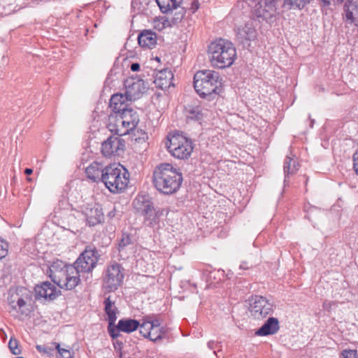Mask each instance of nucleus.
I'll list each match as a JSON object with an SVG mask.
<instances>
[{
	"label": "nucleus",
	"mask_w": 358,
	"mask_h": 358,
	"mask_svg": "<svg viewBox=\"0 0 358 358\" xmlns=\"http://www.w3.org/2000/svg\"><path fill=\"white\" fill-rule=\"evenodd\" d=\"M106 126L109 131L117 136H122L129 134V130L126 129L121 114L110 113Z\"/></svg>",
	"instance_id": "4468645a"
},
{
	"label": "nucleus",
	"mask_w": 358,
	"mask_h": 358,
	"mask_svg": "<svg viewBox=\"0 0 358 358\" xmlns=\"http://www.w3.org/2000/svg\"><path fill=\"white\" fill-rule=\"evenodd\" d=\"M250 311L255 319L262 320L273 313V304L266 297L255 295L250 299Z\"/></svg>",
	"instance_id": "6e6552de"
},
{
	"label": "nucleus",
	"mask_w": 358,
	"mask_h": 358,
	"mask_svg": "<svg viewBox=\"0 0 358 358\" xmlns=\"http://www.w3.org/2000/svg\"><path fill=\"white\" fill-rule=\"evenodd\" d=\"M166 334V329L164 327H161L159 329H156L154 330V328L151 330L150 336L148 337V339L153 342H157L159 340H162L164 338V334Z\"/></svg>",
	"instance_id": "e433bc0d"
},
{
	"label": "nucleus",
	"mask_w": 358,
	"mask_h": 358,
	"mask_svg": "<svg viewBox=\"0 0 358 358\" xmlns=\"http://www.w3.org/2000/svg\"><path fill=\"white\" fill-rule=\"evenodd\" d=\"M78 271V278L80 279V273H90L96 266V262H88L85 259H81V255L73 264Z\"/></svg>",
	"instance_id": "bb28decb"
},
{
	"label": "nucleus",
	"mask_w": 358,
	"mask_h": 358,
	"mask_svg": "<svg viewBox=\"0 0 358 358\" xmlns=\"http://www.w3.org/2000/svg\"><path fill=\"white\" fill-rule=\"evenodd\" d=\"M124 268L117 263L108 266L103 278V287L108 292H114L122 285Z\"/></svg>",
	"instance_id": "0eeeda50"
},
{
	"label": "nucleus",
	"mask_w": 358,
	"mask_h": 358,
	"mask_svg": "<svg viewBox=\"0 0 358 358\" xmlns=\"http://www.w3.org/2000/svg\"><path fill=\"white\" fill-rule=\"evenodd\" d=\"M99 257L100 254L97 249L90 245L86 247L85 250L81 253V259H85L88 262H96V264Z\"/></svg>",
	"instance_id": "c756f323"
},
{
	"label": "nucleus",
	"mask_w": 358,
	"mask_h": 358,
	"mask_svg": "<svg viewBox=\"0 0 358 358\" xmlns=\"http://www.w3.org/2000/svg\"><path fill=\"white\" fill-rule=\"evenodd\" d=\"M144 317H145V320L148 321V322H149V324H150V327L152 329L154 328V330L162 327L161 325L163 322V320L160 315L150 314L145 315Z\"/></svg>",
	"instance_id": "72a5a7b5"
},
{
	"label": "nucleus",
	"mask_w": 358,
	"mask_h": 358,
	"mask_svg": "<svg viewBox=\"0 0 358 358\" xmlns=\"http://www.w3.org/2000/svg\"><path fill=\"white\" fill-rule=\"evenodd\" d=\"M314 120H312L311 122H310V127H313V124H314Z\"/></svg>",
	"instance_id": "052dcab7"
},
{
	"label": "nucleus",
	"mask_w": 358,
	"mask_h": 358,
	"mask_svg": "<svg viewBox=\"0 0 358 358\" xmlns=\"http://www.w3.org/2000/svg\"><path fill=\"white\" fill-rule=\"evenodd\" d=\"M128 358H131V357H128Z\"/></svg>",
	"instance_id": "680f3d73"
},
{
	"label": "nucleus",
	"mask_w": 358,
	"mask_h": 358,
	"mask_svg": "<svg viewBox=\"0 0 358 358\" xmlns=\"http://www.w3.org/2000/svg\"><path fill=\"white\" fill-rule=\"evenodd\" d=\"M124 85V94L130 101L139 99L146 90L145 83L141 79H128L125 81Z\"/></svg>",
	"instance_id": "f8f14e48"
},
{
	"label": "nucleus",
	"mask_w": 358,
	"mask_h": 358,
	"mask_svg": "<svg viewBox=\"0 0 358 358\" xmlns=\"http://www.w3.org/2000/svg\"><path fill=\"white\" fill-rule=\"evenodd\" d=\"M321 6L322 7H328L331 3V0H317Z\"/></svg>",
	"instance_id": "de8ad7c7"
},
{
	"label": "nucleus",
	"mask_w": 358,
	"mask_h": 358,
	"mask_svg": "<svg viewBox=\"0 0 358 358\" xmlns=\"http://www.w3.org/2000/svg\"><path fill=\"white\" fill-rule=\"evenodd\" d=\"M8 243L6 241L0 237V259L5 257L8 254Z\"/></svg>",
	"instance_id": "ea45409f"
},
{
	"label": "nucleus",
	"mask_w": 358,
	"mask_h": 358,
	"mask_svg": "<svg viewBox=\"0 0 358 358\" xmlns=\"http://www.w3.org/2000/svg\"><path fill=\"white\" fill-rule=\"evenodd\" d=\"M256 29L250 24H245L239 28L236 33V41L242 45L243 48H248L250 46V42L257 38Z\"/></svg>",
	"instance_id": "dca6fc26"
},
{
	"label": "nucleus",
	"mask_w": 358,
	"mask_h": 358,
	"mask_svg": "<svg viewBox=\"0 0 358 358\" xmlns=\"http://www.w3.org/2000/svg\"><path fill=\"white\" fill-rule=\"evenodd\" d=\"M164 209L161 208L155 207L150 210L148 213L144 214L143 223L145 226L154 228L159 225L161 217L164 213Z\"/></svg>",
	"instance_id": "5701e85b"
},
{
	"label": "nucleus",
	"mask_w": 358,
	"mask_h": 358,
	"mask_svg": "<svg viewBox=\"0 0 358 358\" xmlns=\"http://www.w3.org/2000/svg\"><path fill=\"white\" fill-rule=\"evenodd\" d=\"M8 347L13 355H17L21 353L20 349L18 348L17 341L15 339H10L8 343Z\"/></svg>",
	"instance_id": "a19ab883"
},
{
	"label": "nucleus",
	"mask_w": 358,
	"mask_h": 358,
	"mask_svg": "<svg viewBox=\"0 0 358 358\" xmlns=\"http://www.w3.org/2000/svg\"><path fill=\"white\" fill-rule=\"evenodd\" d=\"M280 329L279 321L276 317H270L264 324L255 331V335L266 336L275 334Z\"/></svg>",
	"instance_id": "4be33fe9"
},
{
	"label": "nucleus",
	"mask_w": 358,
	"mask_h": 358,
	"mask_svg": "<svg viewBox=\"0 0 358 358\" xmlns=\"http://www.w3.org/2000/svg\"><path fill=\"white\" fill-rule=\"evenodd\" d=\"M276 11V1L259 0L255 6L254 15L259 22L271 23L275 20Z\"/></svg>",
	"instance_id": "1a4fd4ad"
},
{
	"label": "nucleus",
	"mask_w": 358,
	"mask_h": 358,
	"mask_svg": "<svg viewBox=\"0 0 358 358\" xmlns=\"http://www.w3.org/2000/svg\"><path fill=\"white\" fill-rule=\"evenodd\" d=\"M25 175L29 176L33 173V169L29 168H26L24 171Z\"/></svg>",
	"instance_id": "5fc2aeb1"
},
{
	"label": "nucleus",
	"mask_w": 358,
	"mask_h": 358,
	"mask_svg": "<svg viewBox=\"0 0 358 358\" xmlns=\"http://www.w3.org/2000/svg\"><path fill=\"white\" fill-rule=\"evenodd\" d=\"M103 166L102 164L97 162H92L89 166L86 168L85 173L90 180L94 182H101L102 173L103 171Z\"/></svg>",
	"instance_id": "393cba45"
},
{
	"label": "nucleus",
	"mask_w": 358,
	"mask_h": 358,
	"mask_svg": "<svg viewBox=\"0 0 358 358\" xmlns=\"http://www.w3.org/2000/svg\"><path fill=\"white\" fill-rule=\"evenodd\" d=\"M48 273L54 284L61 289L71 290L80 282L78 271L73 265H66L59 259L52 262Z\"/></svg>",
	"instance_id": "7ed1b4c3"
},
{
	"label": "nucleus",
	"mask_w": 358,
	"mask_h": 358,
	"mask_svg": "<svg viewBox=\"0 0 358 358\" xmlns=\"http://www.w3.org/2000/svg\"><path fill=\"white\" fill-rule=\"evenodd\" d=\"M21 312V314L23 315H28V313H29V310H28L27 312H25L24 310H20Z\"/></svg>",
	"instance_id": "13d9d810"
},
{
	"label": "nucleus",
	"mask_w": 358,
	"mask_h": 358,
	"mask_svg": "<svg viewBox=\"0 0 358 358\" xmlns=\"http://www.w3.org/2000/svg\"><path fill=\"white\" fill-rule=\"evenodd\" d=\"M337 305V303L334 301H324L322 305V307L324 310L327 311H330L333 306Z\"/></svg>",
	"instance_id": "c03bdc74"
},
{
	"label": "nucleus",
	"mask_w": 358,
	"mask_h": 358,
	"mask_svg": "<svg viewBox=\"0 0 358 358\" xmlns=\"http://www.w3.org/2000/svg\"><path fill=\"white\" fill-rule=\"evenodd\" d=\"M163 24H164V27H172L173 25H175L174 24H173L171 22V17L169 19V18H166L164 20V22H163Z\"/></svg>",
	"instance_id": "09e8293b"
},
{
	"label": "nucleus",
	"mask_w": 358,
	"mask_h": 358,
	"mask_svg": "<svg viewBox=\"0 0 358 358\" xmlns=\"http://www.w3.org/2000/svg\"><path fill=\"white\" fill-rule=\"evenodd\" d=\"M55 348L59 353V358H72V353L69 350L62 348L59 343H55Z\"/></svg>",
	"instance_id": "58836bf2"
},
{
	"label": "nucleus",
	"mask_w": 358,
	"mask_h": 358,
	"mask_svg": "<svg viewBox=\"0 0 358 358\" xmlns=\"http://www.w3.org/2000/svg\"><path fill=\"white\" fill-rule=\"evenodd\" d=\"M240 269H248L249 267L247 265V263L246 262H243L241 265H240Z\"/></svg>",
	"instance_id": "6e6d98bb"
},
{
	"label": "nucleus",
	"mask_w": 358,
	"mask_h": 358,
	"mask_svg": "<svg viewBox=\"0 0 358 358\" xmlns=\"http://www.w3.org/2000/svg\"><path fill=\"white\" fill-rule=\"evenodd\" d=\"M341 358H357V350H344L341 352Z\"/></svg>",
	"instance_id": "79ce46f5"
},
{
	"label": "nucleus",
	"mask_w": 358,
	"mask_h": 358,
	"mask_svg": "<svg viewBox=\"0 0 358 358\" xmlns=\"http://www.w3.org/2000/svg\"><path fill=\"white\" fill-rule=\"evenodd\" d=\"M36 349L38 352H47L46 349L44 346L42 345H36Z\"/></svg>",
	"instance_id": "864d4df0"
},
{
	"label": "nucleus",
	"mask_w": 358,
	"mask_h": 358,
	"mask_svg": "<svg viewBox=\"0 0 358 358\" xmlns=\"http://www.w3.org/2000/svg\"><path fill=\"white\" fill-rule=\"evenodd\" d=\"M353 169L358 175V149L353 155Z\"/></svg>",
	"instance_id": "a18cd8bd"
},
{
	"label": "nucleus",
	"mask_w": 358,
	"mask_h": 358,
	"mask_svg": "<svg viewBox=\"0 0 358 358\" xmlns=\"http://www.w3.org/2000/svg\"><path fill=\"white\" fill-rule=\"evenodd\" d=\"M173 10H176V12L173 16L171 17V22L174 24H177L179 22H180L183 19L186 10L184 8L180 7V5L176 8H173L172 10H171V11H172ZM169 12H170V10Z\"/></svg>",
	"instance_id": "f704fd0d"
},
{
	"label": "nucleus",
	"mask_w": 358,
	"mask_h": 358,
	"mask_svg": "<svg viewBox=\"0 0 358 358\" xmlns=\"http://www.w3.org/2000/svg\"><path fill=\"white\" fill-rule=\"evenodd\" d=\"M135 245V240L133 235L129 234L128 233L123 232L122 237L119 241L118 250L122 252L128 248L134 247Z\"/></svg>",
	"instance_id": "2f4dec72"
},
{
	"label": "nucleus",
	"mask_w": 358,
	"mask_h": 358,
	"mask_svg": "<svg viewBox=\"0 0 358 358\" xmlns=\"http://www.w3.org/2000/svg\"><path fill=\"white\" fill-rule=\"evenodd\" d=\"M311 0H285V4L289 6V8H303Z\"/></svg>",
	"instance_id": "c9c22d12"
},
{
	"label": "nucleus",
	"mask_w": 358,
	"mask_h": 358,
	"mask_svg": "<svg viewBox=\"0 0 358 358\" xmlns=\"http://www.w3.org/2000/svg\"><path fill=\"white\" fill-rule=\"evenodd\" d=\"M130 99L122 93H116L112 95L109 101L110 113L121 114L130 108L128 102Z\"/></svg>",
	"instance_id": "a211bd4d"
},
{
	"label": "nucleus",
	"mask_w": 358,
	"mask_h": 358,
	"mask_svg": "<svg viewBox=\"0 0 358 358\" xmlns=\"http://www.w3.org/2000/svg\"><path fill=\"white\" fill-rule=\"evenodd\" d=\"M138 42L143 48H152L157 43L156 34L152 31L145 30L138 35Z\"/></svg>",
	"instance_id": "a878e982"
},
{
	"label": "nucleus",
	"mask_w": 358,
	"mask_h": 358,
	"mask_svg": "<svg viewBox=\"0 0 358 358\" xmlns=\"http://www.w3.org/2000/svg\"><path fill=\"white\" fill-rule=\"evenodd\" d=\"M334 2H336L338 3H342L344 0H332Z\"/></svg>",
	"instance_id": "bf43d9fd"
},
{
	"label": "nucleus",
	"mask_w": 358,
	"mask_h": 358,
	"mask_svg": "<svg viewBox=\"0 0 358 358\" xmlns=\"http://www.w3.org/2000/svg\"><path fill=\"white\" fill-rule=\"evenodd\" d=\"M125 149V141L121 136L115 134L111 135L101 143V154L110 158L112 157L120 156Z\"/></svg>",
	"instance_id": "9d476101"
},
{
	"label": "nucleus",
	"mask_w": 358,
	"mask_h": 358,
	"mask_svg": "<svg viewBox=\"0 0 358 358\" xmlns=\"http://www.w3.org/2000/svg\"><path fill=\"white\" fill-rule=\"evenodd\" d=\"M140 334L145 338H148L151 334L152 327L148 321L145 320V317H143L142 319V323L140 324Z\"/></svg>",
	"instance_id": "4c0bfd02"
},
{
	"label": "nucleus",
	"mask_w": 358,
	"mask_h": 358,
	"mask_svg": "<svg viewBox=\"0 0 358 358\" xmlns=\"http://www.w3.org/2000/svg\"><path fill=\"white\" fill-rule=\"evenodd\" d=\"M116 215V210L115 208H114L112 210H110L108 215H107V217L108 219H113L115 216Z\"/></svg>",
	"instance_id": "3c124183"
},
{
	"label": "nucleus",
	"mask_w": 358,
	"mask_h": 358,
	"mask_svg": "<svg viewBox=\"0 0 358 358\" xmlns=\"http://www.w3.org/2000/svg\"><path fill=\"white\" fill-rule=\"evenodd\" d=\"M101 176V182L114 194L124 190L129 181L128 171L120 164H112L105 166Z\"/></svg>",
	"instance_id": "39448f33"
},
{
	"label": "nucleus",
	"mask_w": 358,
	"mask_h": 358,
	"mask_svg": "<svg viewBox=\"0 0 358 358\" xmlns=\"http://www.w3.org/2000/svg\"><path fill=\"white\" fill-rule=\"evenodd\" d=\"M140 326V322L131 318H123L119 320L117 325L114 324V336H110L112 339L118 338L122 335L120 331L131 333L136 331Z\"/></svg>",
	"instance_id": "f3484780"
},
{
	"label": "nucleus",
	"mask_w": 358,
	"mask_h": 358,
	"mask_svg": "<svg viewBox=\"0 0 358 358\" xmlns=\"http://www.w3.org/2000/svg\"><path fill=\"white\" fill-rule=\"evenodd\" d=\"M210 60L213 66L225 69L231 66L236 58L234 44L223 38L217 39L208 45Z\"/></svg>",
	"instance_id": "20e7f679"
},
{
	"label": "nucleus",
	"mask_w": 358,
	"mask_h": 358,
	"mask_svg": "<svg viewBox=\"0 0 358 358\" xmlns=\"http://www.w3.org/2000/svg\"><path fill=\"white\" fill-rule=\"evenodd\" d=\"M146 138H148V136H147V134L145 133V132L143 133V137H139L138 138L139 141L143 140V141H145V140Z\"/></svg>",
	"instance_id": "4d7b16f0"
},
{
	"label": "nucleus",
	"mask_w": 358,
	"mask_h": 358,
	"mask_svg": "<svg viewBox=\"0 0 358 358\" xmlns=\"http://www.w3.org/2000/svg\"><path fill=\"white\" fill-rule=\"evenodd\" d=\"M199 8V0H192L191 3V6L189 8V10H192V13H195Z\"/></svg>",
	"instance_id": "49530a36"
},
{
	"label": "nucleus",
	"mask_w": 358,
	"mask_h": 358,
	"mask_svg": "<svg viewBox=\"0 0 358 358\" xmlns=\"http://www.w3.org/2000/svg\"><path fill=\"white\" fill-rule=\"evenodd\" d=\"M132 206L136 213L141 216L155 208L152 199L145 194H138L134 199Z\"/></svg>",
	"instance_id": "2eb2a0df"
},
{
	"label": "nucleus",
	"mask_w": 358,
	"mask_h": 358,
	"mask_svg": "<svg viewBox=\"0 0 358 358\" xmlns=\"http://www.w3.org/2000/svg\"><path fill=\"white\" fill-rule=\"evenodd\" d=\"M156 2L163 13H168L173 8H176L182 0H156Z\"/></svg>",
	"instance_id": "7c9ffc66"
},
{
	"label": "nucleus",
	"mask_w": 358,
	"mask_h": 358,
	"mask_svg": "<svg viewBox=\"0 0 358 358\" xmlns=\"http://www.w3.org/2000/svg\"><path fill=\"white\" fill-rule=\"evenodd\" d=\"M342 19L345 24L358 27V0H348L344 3Z\"/></svg>",
	"instance_id": "ddd939ff"
},
{
	"label": "nucleus",
	"mask_w": 358,
	"mask_h": 358,
	"mask_svg": "<svg viewBox=\"0 0 358 358\" xmlns=\"http://www.w3.org/2000/svg\"><path fill=\"white\" fill-rule=\"evenodd\" d=\"M299 164L292 158L287 157L283 166L285 173V182L289 175L294 174L299 169Z\"/></svg>",
	"instance_id": "c85d7f7f"
},
{
	"label": "nucleus",
	"mask_w": 358,
	"mask_h": 358,
	"mask_svg": "<svg viewBox=\"0 0 358 358\" xmlns=\"http://www.w3.org/2000/svg\"><path fill=\"white\" fill-rule=\"evenodd\" d=\"M194 87L200 97L210 101L222 92V78L217 71H199L194 76Z\"/></svg>",
	"instance_id": "f03ea898"
},
{
	"label": "nucleus",
	"mask_w": 358,
	"mask_h": 358,
	"mask_svg": "<svg viewBox=\"0 0 358 358\" xmlns=\"http://www.w3.org/2000/svg\"><path fill=\"white\" fill-rule=\"evenodd\" d=\"M34 296L36 300L44 299L46 301H53L62 294L54 284L49 281L43 282L34 287Z\"/></svg>",
	"instance_id": "9b49d317"
},
{
	"label": "nucleus",
	"mask_w": 358,
	"mask_h": 358,
	"mask_svg": "<svg viewBox=\"0 0 358 358\" xmlns=\"http://www.w3.org/2000/svg\"><path fill=\"white\" fill-rule=\"evenodd\" d=\"M216 343L214 341H210L208 343V346L210 349H214L215 348Z\"/></svg>",
	"instance_id": "603ef678"
},
{
	"label": "nucleus",
	"mask_w": 358,
	"mask_h": 358,
	"mask_svg": "<svg viewBox=\"0 0 358 358\" xmlns=\"http://www.w3.org/2000/svg\"><path fill=\"white\" fill-rule=\"evenodd\" d=\"M121 115L126 129L129 130V133L136 129L139 122V116L136 110L130 108L121 113Z\"/></svg>",
	"instance_id": "b1692460"
},
{
	"label": "nucleus",
	"mask_w": 358,
	"mask_h": 358,
	"mask_svg": "<svg viewBox=\"0 0 358 358\" xmlns=\"http://www.w3.org/2000/svg\"><path fill=\"white\" fill-rule=\"evenodd\" d=\"M130 69L132 71H138L140 70V64L138 63H132L131 64Z\"/></svg>",
	"instance_id": "8fccbe9b"
},
{
	"label": "nucleus",
	"mask_w": 358,
	"mask_h": 358,
	"mask_svg": "<svg viewBox=\"0 0 358 358\" xmlns=\"http://www.w3.org/2000/svg\"><path fill=\"white\" fill-rule=\"evenodd\" d=\"M83 213L85 216L87 224L90 227H94L103 222V213L102 208L99 205H94L93 207H87Z\"/></svg>",
	"instance_id": "412c9836"
},
{
	"label": "nucleus",
	"mask_w": 358,
	"mask_h": 358,
	"mask_svg": "<svg viewBox=\"0 0 358 358\" xmlns=\"http://www.w3.org/2000/svg\"><path fill=\"white\" fill-rule=\"evenodd\" d=\"M183 177L179 169L169 163L157 166L152 173V182L160 193L171 195L177 192L182 183Z\"/></svg>",
	"instance_id": "f257e3e1"
},
{
	"label": "nucleus",
	"mask_w": 358,
	"mask_h": 358,
	"mask_svg": "<svg viewBox=\"0 0 358 358\" xmlns=\"http://www.w3.org/2000/svg\"><path fill=\"white\" fill-rule=\"evenodd\" d=\"M104 305V311L108 317V332L110 336H113L114 334V324L117 320L116 315L118 313V309L115 306V303L114 301L110 299V296H108L105 298L103 301Z\"/></svg>",
	"instance_id": "6ab92c4d"
},
{
	"label": "nucleus",
	"mask_w": 358,
	"mask_h": 358,
	"mask_svg": "<svg viewBox=\"0 0 358 358\" xmlns=\"http://www.w3.org/2000/svg\"><path fill=\"white\" fill-rule=\"evenodd\" d=\"M113 345L115 351L120 352V357H122V350L124 346V343L122 341L118 340L117 338L113 339Z\"/></svg>",
	"instance_id": "37998d69"
},
{
	"label": "nucleus",
	"mask_w": 358,
	"mask_h": 358,
	"mask_svg": "<svg viewBox=\"0 0 358 358\" xmlns=\"http://www.w3.org/2000/svg\"><path fill=\"white\" fill-rule=\"evenodd\" d=\"M154 78L153 83L157 88L164 90L171 86H174V84L172 83L173 74L169 69L158 71Z\"/></svg>",
	"instance_id": "aec40b11"
},
{
	"label": "nucleus",
	"mask_w": 358,
	"mask_h": 358,
	"mask_svg": "<svg viewBox=\"0 0 358 358\" xmlns=\"http://www.w3.org/2000/svg\"><path fill=\"white\" fill-rule=\"evenodd\" d=\"M9 300V304L11 306L13 310H17L18 307L20 310H22L23 307L25 306L27 302L21 296H19L17 294L15 295H11Z\"/></svg>",
	"instance_id": "473e14b6"
},
{
	"label": "nucleus",
	"mask_w": 358,
	"mask_h": 358,
	"mask_svg": "<svg viewBox=\"0 0 358 358\" xmlns=\"http://www.w3.org/2000/svg\"><path fill=\"white\" fill-rule=\"evenodd\" d=\"M185 111L187 119L199 121L203 118V114L200 106L188 105L185 106Z\"/></svg>",
	"instance_id": "cd10ccee"
},
{
	"label": "nucleus",
	"mask_w": 358,
	"mask_h": 358,
	"mask_svg": "<svg viewBox=\"0 0 358 358\" xmlns=\"http://www.w3.org/2000/svg\"><path fill=\"white\" fill-rule=\"evenodd\" d=\"M166 147L172 156L180 159H187L193 150L192 141L178 132L169 134Z\"/></svg>",
	"instance_id": "423d86ee"
}]
</instances>
